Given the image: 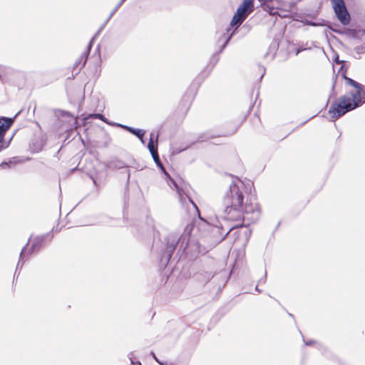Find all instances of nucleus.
Masks as SVG:
<instances>
[{
    "label": "nucleus",
    "instance_id": "f257e3e1",
    "mask_svg": "<svg viewBox=\"0 0 365 365\" xmlns=\"http://www.w3.org/2000/svg\"><path fill=\"white\" fill-rule=\"evenodd\" d=\"M237 227L234 225L225 227L220 223L208 225V234L197 240L191 235L192 225H187L180 237L170 234L165 238L166 245L160 257V263L163 266L168 264L178 245H180V250H182V254L190 260L195 259L200 254L205 255L222 242Z\"/></svg>",
    "mask_w": 365,
    "mask_h": 365
},
{
    "label": "nucleus",
    "instance_id": "f03ea898",
    "mask_svg": "<svg viewBox=\"0 0 365 365\" xmlns=\"http://www.w3.org/2000/svg\"><path fill=\"white\" fill-rule=\"evenodd\" d=\"M245 185L240 180L233 181L226 191L223 198L224 217L232 221H245L254 222L260 215L258 203L248 197L245 201Z\"/></svg>",
    "mask_w": 365,
    "mask_h": 365
},
{
    "label": "nucleus",
    "instance_id": "7ed1b4c3",
    "mask_svg": "<svg viewBox=\"0 0 365 365\" xmlns=\"http://www.w3.org/2000/svg\"><path fill=\"white\" fill-rule=\"evenodd\" d=\"M253 10L254 0H243L242 4H240L230 24V26L235 28L234 30L230 33L231 29L227 28L226 31L222 33L218 39L217 43L220 46V49L212 56V60L214 61V65L219 61V54L226 48L237 29Z\"/></svg>",
    "mask_w": 365,
    "mask_h": 365
},
{
    "label": "nucleus",
    "instance_id": "20e7f679",
    "mask_svg": "<svg viewBox=\"0 0 365 365\" xmlns=\"http://www.w3.org/2000/svg\"><path fill=\"white\" fill-rule=\"evenodd\" d=\"M344 36L348 43L357 44L354 51L357 55L365 53V30L351 24L349 27H344Z\"/></svg>",
    "mask_w": 365,
    "mask_h": 365
},
{
    "label": "nucleus",
    "instance_id": "39448f33",
    "mask_svg": "<svg viewBox=\"0 0 365 365\" xmlns=\"http://www.w3.org/2000/svg\"><path fill=\"white\" fill-rule=\"evenodd\" d=\"M365 103V86H361L356 91H350V96H344V114Z\"/></svg>",
    "mask_w": 365,
    "mask_h": 365
},
{
    "label": "nucleus",
    "instance_id": "423d86ee",
    "mask_svg": "<svg viewBox=\"0 0 365 365\" xmlns=\"http://www.w3.org/2000/svg\"><path fill=\"white\" fill-rule=\"evenodd\" d=\"M152 158L156 164V165L160 169V170L164 173V175L169 179L170 182L173 185L175 188L176 189L178 194L179 195L180 200L182 201L185 197H187L188 200L192 204V205L197 209L196 205L195 202L192 200V199L187 195L186 187L183 188L182 187H180L179 185L170 176V175L166 171L165 167L163 166V163H161V160L160 159L158 153H153Z\"/></svg>",
    "mask_w": 365,
    "mask_h": 365
},
{
    "label": "nucleus",
    "instance_id": "0eeeda50",
    "mask_svg": "<svg viewBox=\"0 0 365 365\" xmlns=\"http://www.w3.org/2000/svg\"><path fill=\"white\" fill-rule=\"evenodd\" d=\"M19 113L13 118L0 117V153L6 149L12 140V137L9 140H5V135L14 123L15 118Z\"/></svg>",
    "mask_w": 365,
    "mask_h": 365
},
{
    "label": "nucleus",
    "instance_id": "6e6552de",
    "mask_svg": "<svg viewBox=\"0 0 365 365\" xmlns=\"http://www.w3.org/2000/svg\"><path fill=\"white\" fill-rule=\"evenodd\" d=\"M48 232L44 235L36 236L32 241V244L29 250L27 251L29 255L37 253L44 246L46 239H51L53 237L52 231Z\"/></svg>",
    "mask_w": 365,
    "mask_h": 365
},
{
    "label": "nucleus",
    "instance_id": "1a4fd4ad",
    "mask_svg": "<svg viewBox=\"0 0 365 365\" xmlns=\"http://www.w3.org/2000/svg\"><path fill=\"white\" fill-rule=\"evenodd\" d=\"M329 113L331 115L332 120L342 116V97L331 104L329 109Z\"/></svg>",
    "mask_w": 365,
    "mask_h": 365
},
{
    "label": "nucleus",
    "instance_id": "9d476101",
    "mask_svg": "<svg viewBox=\"0 0 365 365\" xmlns=\"http://www.w3.org/2000/svg\"><path fill=\"white\" fill-rule=\"evenodd\" d=\"M116 125L127 130L128 132L136 136L138 138L144 137V135L145 134V130L143 129L133 128L120 123H117Z\"/></svg>",
    "mask_w": 365,
    "mask_h": 365
},
{
    "label": "nucleus",
    "instance_id": "9b49d317",
    "mask_svg": "<svg viewBox=\"0 0 365 365\" xmlns=\"http://www.w3.org/2000/svg\"><path fill=\"white\" fill-rule=\"evenodd\" d=\"M105 165L107 168L113 170L128 168V165L125 162L117 158L108 160L106 163Z\"/></svg>",
    "mask_w": 365,
    "mask_h": 365
},
{
    "label": "nucleus",
    "instance_id": "f8f14e48",
    "mask_svg": "<svg viewBox=\"0 0 365 365\" xmlns=\"http://www.w3.org/2000/svg\"><path fill=\"white\" fill-rule=\"evenodd\" d=\"M346 61H344V86L352 87L354 89L353 91H356V90L360 88L361 84L346 76Z\"/></svg>",
    "mask_w": 365,
    "mask_h": 365
},
{
    "label": "nucleus",
    "instance_id": "ddd939ff",
    "mask_svg": "<svg viewBox=\"0 0 365 365\" xmlns=\"http://www.w3.org/2000/svg\"><path fill=\"white\" fill-rule=\"evenodd\" d=\"M336 16L342 24V0H331Z\"/></svg>",
    "mask_w": 365,
    "mask_h": 365
},
{
    "label": "nucleus",
    "instance_id": "4468645a",
    "mask_svg": "<svg viewBox=\"0 0 365 365\" xmlns=\"http://www.w3.org/2000/svg\"><path fill=\"white\" fill-rule=\"evenodd\" d=\"M30 238L29 239L27 243L26 244V245L22 248L21 252H20V255H19V260L18 262V264L16 265V271H15V273H14V276L17 273V271L19 269H21L24 264V261L22 260L23 259V256L24 255L26 252V247L29 245V242H30Z\"/></svg>",
    "mask_w": 365,
    "mask_h": 365
},
{
    "label": "nucleus",
    "instance_id": "2eb2a0df",
    "mask_svg": "<svg viewBox=\"0 0 365 365\" xmlns=\"http://www.w3.org/2000/svg\"><path fill=\"white\" fill-rule=\"evenodd\" d=\"M93 40H94V37L91 39L90 42L88 43V44L87 46L86 51L81 56V60H83L82 66H84L86 65V63L88 59V56L89 55L90 51L92 48Z\"/></svg>",
    "mask_w": 365,
    "mask_h": 365
},
{
    "label": "nucleus",
    "instance_id": "dca6fc26",
    "mask_svg": "<svg viewBox=\"0 0 365 365\" xmlns=\"http://www.w3.org/2000/svg\"><path fill=\"white\" fill-rule=\"evenodd\" d=\"M304 344L306 346L315 345L317 349L318 350H319L320 351H322V354H324V351L327 349L322 343H319L315 340H312V339L307 340V341L304 340Z\"/></svg>",
    "mask_w": 365,
    "mask_h": 365
},
{
    "label": "nucleus",
    "instance_id": "f3484780",
    "mask_svg": "<svg viewBox=\"0 0 365 365\" xmlns=\"http://www.w3.org/2000/svg\"><path fill=\"white\" fill-rule=\"evenodd\" d=\"M125 0H120L119 3L115 6V7L111 11L109 16L105 21L104 24L101 26L99 31L96 34V35L103 29V28L106 26V24L108 22L110 18L114 15V14L118 11V9L121 6V5L125 2Z\"/></svg>",
    "mask_w": 365,
    "mask_h": 365
},
{
    "label": "nucleus",
    "instance_id": "a211bd4d",
    "mask_svg": "<svg viewBox=\"0 0 365 365\" xmlns=\"http://www.w3.org/2000/svg\"><path fill=\"white\" fill-rule=\"evenodd\" d=\"M158 135L157 134L155 136V142L149 141L148 144V149L149 150L150 154L155 153L158 152Z\"/></svg>",
    "mask_w": 365,
    "mask_h": 365
},
{
    "label": "nucleus",
    "instance_id": "6ab92c4d",
    "mask_svg": "<svg viewBox=\"0 0 365 365\" xmlns=\"http://www.w3.org/2000/svg\"><path fill=\"white\" fill-rule=\"evenodd\" d=\"M351 20V16L346 8L345 4L344 3V26H347L350 24Z\"/></svg>",
    "mask_w": 365,
    "mask_h": 365
},
{
    "label": "nucleus",
    "instance_id": "aec40b11",
    "mask_svg": "<svg viewBox=\"0 0 365 365\" xmlns=\"http://www.w3.org/2000/svg\"><path fill=\"white\" fill-rule=\"evenodd\" d=\"M87 118H96V119L101 120L102 121H103L105 123H108V122L107 119L106 118V117L103 114H101V113L90 114V115H88Z\"/></svg>",
    "mask_w": 365,
    "mask_h": 365
},
{
    "label": "nucleus",
    "instance_id": "412c9836",
    "mask_svg": "<svg viewBox=\"0 0 365 365\" xmlns=\"http://www.w3.org/2000/svg\"><path fill=\"white\" fill-rule=\"evenodd\" d=\"M15 158H13V160H10L9 161H4L0 164V168L2 169L9 168H11V165H15L16 163V161H14Z\"/></svg>",
    "mask_w": 365,
    "mask_h": 365
},
{
    "label": "nucleus",
    "instance_id": "4be33fe9",
    "mask_svg": "<svg viewBox=\"0 0 365 365\" xmlns=\"http://www.w3.org/2000/svg\"><path fill=\"white\" fill-rule=\"evenodd\" d=\"M83 60H81V56L75 62L73 65V70L77 71L76 73L83 67L82 66Z\"/></svg>",
    "mask_w": 365,
    "mask_h": 365
},
{
    "label": "nucleus",
    "instance_id": "5701e85b",
    "mask_svg": "<svg viewBox=\"0 0 365 365\" xmlns=\"http://www.w3.org/2000/svg\"><path fill=\"white\" fill-rule=\"evenodd\" d=\"M128 358L130 361L131 365H141V363L139 361L135 359L133 352H130L128 354Z\"/></svg>",
    "mask_w": 365,
    "mask_h": 365
},
{
    "label": "nucleus",
    "instance_id": "b1692460",
    "mask_svg": "<svg viewBox=\"0 0 365 365\" xmlns=\"http://www.w3.org/2000/svg\"><path fill=\"white\" fill-rule=\"evenodd\" d=\"M188 146H186L183 148H180V149H177L175 148H173V151H172V153L173 154H178L180 153V152L185 150Z\"/></svg>",
    "mask_w": 365,
    "mask_h": 365
},
{
    "label": "nucleus",
    "instance_id": "393cba45",
    "mask_svg": "<svg viewBox=\"0 0 365 365\" xmlns=\"http://www.w3.org/2000/svg\"><path fill=\"white\" fill-rule=\"evenodd\" d=\"M61 116H63V117H71V118H73V115L70 112L65 111V110H61Z\"/></svg>",
    "mask_w": 365,
    "mask_h": 365
},
{
    "label": "nucleus",
    "instance_id": "a878e982",
    "mask_svg": "<svg viewBox=\"0 0 365 365\" xmlns=\"http://www.w3.org/2000/svg\"><path fill=\"white\" fill-rule=\"evenodd\" d=\"M150 354L151 356H153V358L160 364V365H165L164 363H163L162 361H160L158 357L156 356V355L155 354L154 352H150Z\"/></svg>",
    "mask_w": 365,
    "mask_h": 365
},
{
    "label": "nucleus",
    "instance_id": "bb28decb",
    "mask_svg": "<svg viewBox=\"0 0 365 365\" xmlns=\"http://www.w3.org/2000/svg\"><path fill=\"white\" fill-rule=\"evenodd\" d=\"M213 276L214 275L212 272H207L205 282H208L210 279H212L213 277Z\"/></svg>",
    "mask_w": 365,
    "mask_h": 365
},
{
    "label": "nucleus",
    "instance_id": "cd10ccee",
    "mask_svg": "<svg viewBox=\"0 0 365 365\" xmlns=\"http://www.w3.org/2000/svg\"><path fill=\"white\" fill-rule=\"evenodd\" d=\"M336 62L341 63V65L339 67V71H338V73H339L341 71H342V61H339V57L337 56L336 58Z\"/></svg>",
    "mask_w": 365,
    "mask_h": 365
},
{
    "label": "nucleus",
    "instance_id": "c85d7f7f",
    "mask_svg": "<svg viewBox=\"0 0 365 365\" xmlns=\"http://www.w3.org/2000/svg\"><path fill=\"white\" fill-rule=\"evenodd\" d=\"M155 134L153 133H151L150 134V139H149V141H154L155 142Z\"/></svg>",
    "mask_w": 365,
    "mask_h": 365
},
{
    "label": "nucleus",
    "instance_id": "c756f323",
    "mask_svg": "<svg viewBox=\"0 0 365 365\" xmlns=\"http://www.w3.org/2000/svg\"><path fill=\"white\" fill-rule=\"evenodd\" d=\"M130 176V171L128 170H127V182H129Z\"/></svg>",
    "mask_w": 365,
    "mask_h": 365
},
{
    "label": "nucleus",
    "instance_id": "7c9ffc66",
    "mask_svg": "<svg viewBox=\"0 0 365 365\" xmlns=\"http://www.w3.org/2000/svg\"><path fill=\"white\" fill-rule=\"evenodd\" d=\"M138 139L140 140V142H141V143H142V144H143V145H144V144L145 143V140H144L143 137H141L140 138H138Z\"/></svg>",
    "mask_w": 365,
    "mask_h": 365
},
{
    "label": "nucleus",
    "instance_id": "2f4dec72",
    "mask_svg": "<svg viewBox=\"0 0 365 365\" xmlns=\"http://www.w3.org/2000/svg\"><path fill=\"white\" fill-rule=\"evenodd\" d=\"M266 277H267V272L265 271L264 272V278L263 279V282H265V279H266ZM262 279H261L259 282H262Z\"/></svg>",
    "mask_w": 365,
    "mask_h": 365
},
{
    "label": "nucleus",
    "instance_id": "473e14b6",
    "mask_svg": "<svg viewBox=\"0 0 365 365\" xmlns=\"http://www.w3.org/2000/svg\"><path fill=\"white\" fill-rule=\"evenodd\" d=\"M302 50V48H298L296 51V55H298Z\"/></svg>",
    "mask_w": 365,
    "mask_h": 365
},
{
    "label": "nucleus",
    "instance_id": "72a5a7b5",
    "mask_svg": "<svg viewBox=\"0 0 365 365\" xmlns=\"http://www.w3.org/2000/svg\"><path fill=\"white\" fill-rule=\"evenodd\" d=\"M91 179H92V180H93V184H94L95 185H97L96 180L93 177H91Z\"/></svg>",
    "mask_w": 365,
    "mask_h": 365
},
{
    "label": "nucleus",
    "instance_id": "f704fd0d",
    "mask_svg": "<svg viewBox=\"0 0 365 365\" xmlns=\"http://www.w3.org/2000/svg\"><path fill=\"white\" fill-rule=\"evenodd\" d=\"M264 73H265V68H263V73H262V74L261 75V76H260V80H261V79L262 78V77L264 76Z\"/></svg>",
    "mask_w": 365,
    "mask_h": 365
},
{
    "label": "nucleus",
    "instance_id": "c9c22d12",
    "mask_svg": "<svg viewBox=\"0 0 365 365\" xmlns=\"http://www.w3.org/2000/svg\"><path fill=\"white\" fill-rule=\"evenodd\" d=\"M348 2H351L352 4H355L356 0H346Z\"/></svg>",
    "mask_w": 365,
    "mask_h": 365
},
{
    "label": "nucleus",
    "instance_id": "e433bc0d",
    "mask_svg": "<svg viewBox=\"0 0 365 365\" xmlns=\"http://www.w3.org/2000/svg\"><path fill=\"white\" fill-rule=\"evenodd\" d=\"M255 290L259 292H261V290L258 288V286H256Z\"/></svg>",
    "mask_w": 365,
    "mask_h": 365
},
{
    "label": "nucleus",
    "instance_id": "4c0bfd02",
    "mask_svg": "<svg viewBox=\"0 0 365 365\" xmlns=\"http://www.w3.org/2000/svg\"><path fill=\"white\" fill-rule=\"evenodd\" d=\"M335 31V30H334ZM336 32H338L339 34H342V31H336Z\"/></svg>",
    "mask_w": 365,
    "mask_h": 365
},
{
    "label": "nucleus",
    "instance_id": "58836bf2",
    "mask_svg": "<svg viewBox=\"0 0 365 365\" xmlns=\"http://www.w3.org/2000/svg\"><path fill=\"white\" fill-rule=\"evenodd\" d=\"M334 85H335V83H333V84H332V90H334Z\"/></svg>",
    "mask_w": 365,
    "mask_h": 365
},
{
    "label": "nucleus",
    "instance_id": "ea45409f",
    "mask_svg": "<svg viewBox=\"0 0 365 365\" xmlns=\"http://www.w3.org/2000/svg\"><path fill=\"white\" fill-rule=\"evenodd\" d=\"M289 315L292 317H293V315L292 314H289Z\"/></svg>",
    "mask_w": 365,
    "mask_h": 365
}]
</instances>
